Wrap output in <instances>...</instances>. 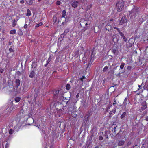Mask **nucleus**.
Listing matches in <instances>:
<instances>
[{"mask_svg": "<svg viewBox=\"0 0 148 148\" xmlns=\"http://www.w3.org/2000/svg\"><path fill=\"white\" fill-rule=\"evenodd\" d=\"M125 3L123 0H119L116 3V7L118 12H121L124 8Z\"/></svg>", "mask_w": 148, "mask_h": 148, "instance_id": "1", "label": "nucleus"}, {"mask_svg": "<svg viewBox=\"0 0 148 148\" xmlns=\"http://www.w3.org/2000/svg\"><path fill=\"white\" fill-rule=\"evenodd\" d=\"M140 10L139 8L135 7L132 10L130 14H132V16H134V18H135L140 13Z\"/></svg>", "mask_w": 148, "mask_h": 148, "instance_id": "2", "label": "nucleus"}, {"mask_svg": "<svg viewBox=\"0 0 148 148\" xmlns=\"http://www.w3.org/2000/svg\"><path fill=\"white\" fill-rule=\"evenodd\" d=\"M74 107L73 103L70 104L69 106L66 110V112H68L69 114H71L72 112H73Z\"/></svg>", "mask_w": 148, "mask_h": 148, "instance_id": "3", "label": "nucleus"}, {"mask_svg": "<svg viewBox=\"0 0 148 148\" xmlns=\"http://www.w3.org/2000/svg\"><path fill=\"white\" fill-rule=\"evenodd\" d=\"M127 22V19L126 16H124L122 17L121 20L120 21L119 25H122L123 24L126 23Z\"/></svg>", "mask_w": 148, "mask_h": 148, "instance_id": "4", "label": "nucleus"}, {"mask_svg": "<svg viewBox=\"0 0 148 148\" xmlns=\"http://www.w3.org/2000/svg\"><path fill=\"white\" fill-rule=\"evenodd\" d=\"M141 105L142 106L139 109L140 112H142L147 108V106L146 102L145 101H144L142 102Z\"/></svg>", "mask_w": 148, "mask_h": 148, "instance_id": "5", "label": "nucleus"}, {"mask_svg": "<svg viewBox=\"0 0 148 148\" xmlns=\"http://www.w3.org/2000/svg\"><path fill=\"white\" fill-rule=\"evenodd\" d=\"M79 3L78 1H75L72 3H71V6L72 7L75 8L78 6Z\"/></svg>", "mask_w": 148, "mask_h": 148, "instance_id": "6", "label": "nucleus"}, {"mask_svg": "<svg viewBox=\"0 0 148 148\" xmlns=\"http://www.w3.org/2000/svg\"><path fill=\"white\" fill-rule=\"evenodd\" d=\"M37 62H33L32 63L31 66V69L36 70Z\"/></svg>", "mask_w": 148, "mask_h": 148, "instance_id": "7", "label": "nucleus"}, {"mask_svg": "<svg viewBox=\"0 0 148 148\" xmlns=\"http://www.w3.org/2000/svg\"><path fill=\"white\" fill-rule=\"evenodd\" d=\"M36 71V70L31 69V71L30 72V74L29 75V77L31 78H33L36 75L35 71Z\"/></svg>", "mask_w": 148, "mask_h": 148, "instance_id": "8", "label": "nucleus"}, {"mask_svg": "<svg viewBox=\"0 0 148 148\" xmlns=\"http://www.w3.org/2000/svg\"><path fill=\"white\" fill-rule=\"evenodd\" d=\"M110 132V131H108L107 130H106L104 134L103 132H101V133L103 136L106 137L107 139H108V136Z\"/></svg>", "mask_w": 148, "mask_h": 148, "instance_id": "9", "label": "nucleus"}, {"mask_svg": "<svg viewBox=\"0 0 148 148\" xmlns=\"http://www.w3.org/2000/svg\"><path fill=\"white\" fill-rule=\"evenodd\" d=\"M59 92V90H55L53 92V97L55 99H56L58 98Z\"/></svg>", "mask_w": 148, "mask_h": 148, "instance_id": "10", "label": "nucleus"}, {"mask_svg": "<svg viewBox=\"0 0 148 148\" xmlns=\"http://www.w3.org/2000/svg\"><path fill=\"white\" fill-rule=\"evenodd\" d=\"M118 47L117 45H114L112 48V52L114 54H115L116 51L118 50Z\"/></svg>", "mask_w": 148, "mask_h": 148, "instance_id": "11", "label": "nucleus"}, {"mask_svg": "<svg viewBox=\"0 0 148 148\" xmlns=\"http://www.w3.org/2000/svg\"><path fill=\"white\" fill-rule=\"evenodd\" d=\"M116 111V109L114 108L112 111H110L109 112V117L111 118L115 113Z\"/></svg>", "mask_w": 148, "mask_h": 148, "instance_id": "12", "label": "nucleus"}, {"mask_svg": "<svg viewBox=\"0 0 148 148\" xmlns=\"http://www.w3.org/2000/svg\"><path fill=\"white\" fill-rule=\"evenodd\" d=\"M15 87L17 88L19 86L20 84V81L18 79H17L15 80Z\"/></svg>", "mask_w": 148, "mask_h": 148, "instance_id": "13", "label": "nucleus"}, {"mask_svg": "<svg viewBox=\"0 0 148 148\" xmlns=\"http://www.w3.org/2000/svg\"><path fill=\"white\" fill-rule=\"evenodd\" d=\"M129 102V101H127V98H125L123 103V106H128Z\"/></svg>", "mask_w": 148, "mask_h": 148, "instance_id": "14", "label": "nucleus"}, {"mask_svg": "<svg viewBox=\"0 0 148 148\" xmlns=\"http://www.w3.org/2000/svg\"><path fill=\"white\" fill-rule=\"evenodd\" d=\"M13 101L10 103V104L11 105L10 107V109H11V112H12L13 110L15 109L16 106L14 105H13Z\"/></svg>", "mask_w": 148, "mask_h": 148, "instance_id": "15", "label": "nucleus"}, {"mask_svg": "<svg viewBox=\"0 0 148 148\" xmlns=\"http://www.w3.org/2000/svg\"><path fill=\"white\" fill-rule=\"evenodd\" d=\"M82 25L84 24L86 26V27H85V30H86L88 29V27L87 26V25H88V23L86 20H84L83 22H82Z\"/></svg>", "mask_w": 148, "mask_h": 148, "instance_id": "16", "label": "nucleus"}, {"mask_svg": "<svg viewBox=\"0 0 148 148\" xmlns=\"http://www.w3.org/2000/svg\"><path fill=\"white\" fill-rule=\"evenodd\" d=\"M127 113L125 112H123L121 115V116L120 118H121L123 120H124L125 119V117Z\"/></svg>", "mask_w": 148, "mask_h": 148, "instance_id": "17", "label": "nucleus"}, {"mask_svg": "<svg viewBox=\"0 0 148 148\" xmlns=\"http://www.w3.org/2000/svg\"><path fill=\"white\" fill-rule=\"evenodd\" d=\"M124 143L125 141H124L120 140L118 142V145L119 146H122L124 145Z\"/></svg>", "mask_w": 148, "mask_h": 148, "instance_id": "18", "label": "nucleus"}, {"mask_svg": "<svg viewBox=\"0 0 148 148\" xmlns=\"http://www.w3.org/2000/svg\"><path fill=\"white\" fill-rule=\"evenodd\" d=\"M66 12L65 10H63L62 16L61 17V20L63 19V18H66L65 16H66Z\"/></svg>", "mask_w": 148, "mask_h": 148, "instance_id": "19", "label": "nucleus"}, {"mask_svg": "<svg viewBox=\"0 0 148 148\" xmlns=\"http://www.w3.org/2000/svg\"><path fill=\"white\" fill-rule=\"evenodd\" d=\"M53 104V106L55 107L56 108H57V109H58V108L56 107L57 106H59V105H62L61 104H59V103H53L51 104V105H52V104Z\"/></svg>", "mask_w": 148, "mask_h": 148, "instance_id": "20", "label": "nucleus"}, {"mask_svg": "<svg viewBox=\"0 0 148 148\" xmlns=\"http://www.w3.org/2000/svg\"><path fill=\"white\" fill-rule=\"evenodd\" d=\"M27 13L26 15L27 16H29L31 15V11L29 9H28L27 10Z\"/></svg>", "mask_w": 148, "mask_h": 148, "instance_id": "21", "label": "nucleus"}, {"mask_svg": "<svg viewBox=\"0 0 148 148\" xmlns=\"http://www.w3.org/2000/svg\"><path fill=\"white\" fill-rule=\"evenodd\" d=\"M26 2L28 5H31L33 3V0H29V1L27 0Z\"/></svg>", "mask_w": 148, "mask_h": 148, "instance_id": "22", "label": "nucleus"}, {"mask_svg": "<svg viewBox=\"0 0 148 148\" xmlns=\"http://www.w3.org/2000/svg\"><path fill=\"white\" fill-rule=\"evenodd\" d=\"M14 100L16 102H18L21 100V98L19 97H17L14 98Z\"/></svg>", "mask_w": 148, "mask_h": 148, "instance_id": "23", "label": "nucleus"}, {"mask_svg": "<svg viewBox=\"0 0 148 148\" xmlns=\"http://www.w3.org/2000/svg\"><path fill=\"white\" fill-rule=\"evenodd\" d=\"M66 90H69L71 88L70 85L69 84H67L66 86Z\"/></svg>", "mask_w": 148, "mask_h": 148, "instance_id": "24", "label": "nucleus"}, {"mask_svg": "<svg viewBox=\"0 0 148 148\" xmlns=\"http://www.w3.org/2000/svg\"><path fill=\"white\" fill-rule=\"evenodd\" d=\"M70 30L69 28H67L65 30L64 32L63 33L64 34V35H66L67 34V33H68Z\"/></svg>", "mask_w": 148, "mask_h": 148, "instance_id": "25", "label": "nucleus"}, {"mask_svg": "<svg viewBox=\"0 0 148 148\" xmlns=\"http://www.w3.org/2000/svg\"><path fill=\"white\" fill-rule=\"evenodd\" d=\"M143 21V19L142 18H140L139 19V20L138 21V24L140 25L142 23Z\"/></svg>", "mask_w": 148, "mask_h": 148, "instance_id": "26", "label": "nucleus"}, {"mask_svg": "<svg viewBox=\"0 0 148 148\" xmlns=\"http://www.w3.org/2000/svg\"><path fill=\"white\" fill-rule=\"evenodd\" d=\"M132 44L131 43H130V40H129L127 42V47H130L132 46Z\"/></svg>", "mask_w": 148, "mask_h": 148, "instance_id": "27", "label": "nucleus"}, {"mask_svg": "<svg viewBox=\"0 0 148 148\" xmlns=\"http://www.w3.org/2000/svg\"><path fill=\"white\" fill-rule=\"evenodd\" d=\"M78 82V81L77 80L76 81H74V80H73L71 79V81H70L69 82H70V83H74L75 84H76Z\"/></svg>", "mask_w": 148, "mask_h": 148, "instance_id": "28", "label": "nucleus"}, {"mask_svg": "<svg viewBox=\"0 0 148 148\" xmlns=\"http://www.w3.org/2000/svg\"><path fill=\"white\" fill-rule=\"evenodd\" d=\"M64 20L65 22H62V25H67V23L68 22V21H67V20L66 18H64Z\"/></svg>", "mask_w": 148, "mask_h": 148, "instance_id": "29", "label": "nucleus"}, {"mask_svg": "<svg viewBox=\"0 0 148 148\" xmlns=\"http://www.w3.org/2000/svg\"><path fill=\"white\" fill-rule=\"evenodd\" d=\"M42 24H43V23L42 22H41L40 23H39L36 24V25L35 27H39V26L42 25Z\"/></svg>", "mask_w": 148, "mask_h": 148, "instance_id": "30", "label": "nucleus"}, {"mask_svg": "<svg viewBox=\"0 0 148 148\" xmlns=\"http://www.w3.org/2000/svg\"><path fill=\"white\" fill-rule=\"evenodd\" d=\"M110 25H111L110 24H109V23H108L107 25L105 27V29L106 30H108V31H109V29H108V28H107V27H110V28H111Z\"/></svg>", "mask_w": 148, "mask_h": 148, "instance_id": "31", "label": "nucleus"}, {"mask_svg": "<svg viewBox=\"0 0 148 148\" xmlns=\"http://www.w3.org/2000/svg\"><path fill=\"white\" fill-rule=\"evenodd\" d=\"M125 65V64L124 63H123V62L121 63V65H120V69H123V68Z\"/></svg>", "mask_w": 148, "mask_h": 148, "instance_id": "32", "label": "nucleus"}, {"mask_svg": "<svg viewBox=\"0 0 148 148\" xmlns=\"http://www.w3.org/2000/svg\"><path fill=\"white\" fill-rule=\"evenodd\" d=\"M11 46L10 47V53H11L12 55H13L14 54V53L13 52H14V51L13 49L11 48Z\"/></svg>", "mask_w": 148, "mask_h": 148, "instance_id": "33", "label": "nucleus"}, {"mask_svg": "<svg viewBox=\"0 0 148 148\" xmlns=\"http://www.w3.org/2000/svg\"><path fill=\"white\" fill-rule=\"evenodd\" d=\"M16 33V30L15 29H13L10 31V33L12 34H14Z\"/></svg>", "mask_w": 148, "mask_h": 148, "instance_id": "34", "label": "nucleus"}, {"mask_svg": "<svg viewBox=\"0 0 148 148\" xmlns=\"http://www.w3.org/2000/svg\"><path fill=\"white\" fill-rule=\"evenodd\" d=\"M65 36H66V35H64V34H63V33L60 36L59 39H62V40H63V38Z\"/></svg>", "mask_w": 148, "mask_h": 148, "instance_id": "35", "label": "nucleus"}, {"mask_svg": "<svg viewBox=\"0 0 148 148\" xmlns=\"http://www.w3.org/2000/svg\"><path fill=\"white\" fill-rule=\"evenodd\" d=\"M57 18L55 16H53V21L54 23H55L57 21Z\"/></svg>", "mask_w": 148, "mask_h": 148, "instance_id": "36", "label": "nucleus"}, {"mask_svg": "<svg viewBox=\"0 0 148 148\" xmlns=\"http://www.w3.org/2000/svg\"><path fill=\"white\" fill-rule=\"evenodd\" d=\"M90 113H89L85 116V118H87V120H88V118L90 116Z\"/></svg>", "mask_w": 148, "mask_h": 148, "instance_id": "37", "label": "nucleus"}, {"mask_svg": "<svg viewBox=\"0 0 148 148\" xmlns=\"http://www.w3.org/2000/svg\"><path fill=\"white\" fill-rule=\"evenodd\" d=\"M91 64H90V63H89L87 65V66L86 68V69H89L90 67Z\"/></svg>", "mask_w": 148, "mask_h": 148, "instance_id": "38", "label": "nucleus"}, {"mask_svg": "<svg viewBox=\"0 0 148 148\" xmlns=\"http://www.w3.org/2000/svg\"><path fill=\"white\" fill-rule=\"evenodd\" d=\"M16 20L15 19L12 21V26L13 27H14L16 25Z\"/></svg>", "mask_w": 148, "mask_h": 148, "instance_id": "39", "label": "nucleus"}, {"mask_svg": "<svg viewBox=\"0 0 148 148\" xmlns=\"http://www.w3.org/2000/svg\"><path fill=\"white\" fill-rule=\"evenodd\" d=\"M108 69V66H105L103 69V72H105L107 71V69Z\"/></svg>", "mask_w": 148, "mask_h": 148, "instance_id": "40", "label": "nucleus"}, {"mask_svg": "<svg viewBox=\"0 0 148 148\" xmlns=\"http://www.w3.org/2000/svg\"><path fill=\"white\" fill-rule=\"evenodd\" d=\"M122 38H123L125 42H126L127 41V39L126 38L125 36L122 37Z\"/></svg>", "mask_w": 148, "mask_h": 148, "instance_id": "41", "label": "nucleus"}, {"mask_svg": "<svg viewBox=\"0 0 148 148\" xmlns=\"http://www.w3.org/2000/svg\"><path fill=\"white\" fill-rule=\"evenodd\" d=\"M37 92H36L35 93V94L34 95V99L35 100V101L36 100V98L37 97Z\"/></svg>", "mask_w": 148, "mask_h": 148, "instance_id": "42", "label": "nucleus"}, {"mask_svg": "<svg viewBox=\"0 0 148 148\" xmlns=\"http://www.w3.org/2000/svg\"><path fill=\"white\" fill-rule=\"evenodd\" d=\"M51 56H50V57L48 58L47 62L48 63H49V62H50V61L51 60Z\"/></svg>", "mask_w": 148, "mask_h": 148, "instance_id": "43", "label": "nucleus"}, {"mask_svg": "<svg viewBox=\"0 0 148 148\" xmlns=\"http://www.w3.org/2000/svg\"><path fill=\"white\" fill-rule=\"evenodd\" d=\"M59 111L60 112H63L65 111L64 108H62V109H59Z\"/></svg>", "mask_w": 148, "mask_h": 148, "instance_id": "44", "label": "nucleus"}, {"mask_svg": "<svg viewBox=\"0 0 148 148\" xmlns=\"http://www.w3.org/2000/svg\"><path fill=\"white\" fill-rule=\"evenodd\" d=\"M92 4H90L89 5L87 6V8L88 9H90L91 7L92 6Z\"/></svg>", "mask_w": 148, "mask_h": 148, "instance_id": "45", "label": "nucleus"}, {"mask_svg": "<svg viewBox=\"0 0 148 148\" xmlns=\"http://www.w3.org/2000/svg\"><path fill=\"white\" fill-rule=\"evenodd\" d=\"M103 137L101 136H100L99 137V140H102L103 139Z\"/></svg>", "mask_w": 148, "mask_h": 148, "instance_id": "46", "label": "nucleus"}, {"mask_svg": "<svg viewBox=\"0 0 148 148\" xmlns=\"http://www.w3.org/2000/svg\"><path fill=\"white\" fill-rule=\"evenodd\" d=\"M132 67L131 66H128L127 67V69L128 70H130L132 69Z\"/></svg>", "mask_w": 148, "mask_h": 148, "instance_id": "47", "label": "nucleus"}, {"mask_svg": "<svg viewBox=\"0 0 148 148\" xmlns=\"http://www.w3.org/2000/svg\"><path fill=\"white\" fill-rule=\"evenodd\" d=\"M61 3V2L60 1H58L56 2V4L57 5H59Z\"/></svg>", "mask_w": 148, "mask_h": 148, "instance_id": "48", "label": "nucleus"}, {"mask_svg": "<svg viewBox=\"0 0 148 148\" xmlns=\"http://www.w3.org/2000/svg\"><path fill=\"white\" fill-rule=\"evenodd\" d=\"M13 132V130L12 129H10V135L12 134Z\"/></svg>", "mask_w": 148, "mask_h": 148, "instance_id": "49", "label": "nucleus"}, {"mask_svg": "<svg viewBox=\"0 0 148 148\" xmlns=\"http://www.w3.org/2000/svg\"><path fill=\"white\" fill-rule=\"evenodd\" d=\"M131 142L130 141H129L128 142L127 144V146H129L131 145Z\"/></svg>", "mask_w": 148, "mask_h": 148, "instance_id": "50", "label": "nucleus"}, {"mask_svg": "<svg viewBox=\"0 0 148 148\" xmlns=\"http://www.w3.org/2000/svg\"><path fill=\"white\" fill-rule=\"evenodd\" d=\"M8 147H9V144L8 143H7L6 144V145H5V148H8Z\"/></svg>", "mask_w": 148, "mask_h": 148, "instance_id": "51", "label": "nucleus"}, {"mask_svg": "<svg viewBox=\"0 0 148 148\" xmlns=\"http://www.w3.org/2000/svg\"><path fill=\"white\" fill-rule=\"evenodd\" d=\"M113 130L114 131V132L116 134V127H114Z\"/></svg>", "mask_w": 148, "mask_h": 148, "instance_id": "52", "label": "nucleus"}, {"mask_svg": "<svg viewBox=\"0 0 148 148\" xmlns=\"http://www.w3.org/2000/svg\"><path fill=\"white\" fill-rule=\"evenodd\" d=\"M89 146V145L88 144V145H86L85 147L84 148H88Z\"/></svg>", "mask_w": 148, "mask_h": 148, "instance_id": "53", "label": "nucleus"}, {"mask_svg": "<svg viewBox=\"0 0 148 148\" xmlns=\"http://www.w3.org/2000/svg\"><path fill=\"white\" fill-rule=\"evenodd\" d=\"M3 71V70L2 69H0V73H2Z\"/></svg>", "mask_w": 148, "mask_h": 148, "instance_id": "54", "label": "nucleus"}, {"mask_svg": "<svg viewBox=\"0 0 148 148\" xmlns=\"http://www.w3.org/2000/svg\"><path fill=\"white\" fill-rule=\"evenodd\" d=\"M27 27V24H25L24 27L25 29H26Z\"/></svg>", "mask_w": 148, "mask_h": 148, "instance_id": "55", "label": "nucleus"}, {"mask_svg": "<svg viewBox=\"0 0 148 148\" xmlns=\"http://www.w3.org/2000/svg\"><path fill=\"white\" fill-rule=\"evenodd\" d=\"M79 93H78L76 95V97L77 98H78L79 97Z\"/></svg>", "mask_w": 148, "mask_h": 148, "instance_id": "56", "label": "nucleus"}, {"mask_svg": "<svg viewBox=\"0 0 148 148\" xmlns=\"http://www.w3.org/2000/svg\"><path fill=\"white\" fill-rule=\"evenodd\" d=\"M146 84L147 85L146 88H147V90L148 91V82H147L146 83Z\"/></svg>", "mask_w": 148, "mask_h": 148, "instance_id": "57", "label": "nucleus"}, {"mask_svg": "<svg viewBox=\"0 0 148 148\" xmlns=\"http://www.w3.org/2000/svg\"><path fill=\"white\" fill-rule=\"evenodd\" d=\"M138 86L139 87V88H138V90H139L140 89V88L141 86L140 85H138Z\"/></svg>", "mask_w": 148, "mask_h": 148, "instance_id": "58", "label": "nucleus"}, {"mask_svg": "<svg viewBox=\"0 0 148 148\" xmlns=\"http://www.w3.org/2000/svg\"><path fill=\"white\" fill-rule=\"evenodd\" d=\"M24 2V1L23 0H22L20 1V3H23Z\"/></svg>", "mask_w": 148, "mask_h": 148, "instance_id": "59", "label": "nucleus"}, {"mask_svg": "<svg viewBox=\"0 0 148 148\" xmlns=\"http://www.w3.org/2000/svg\"><path fill=\"white\" fill-rule=\"evenodd\" d=\"M99 145H97L95 146L94 148H99Z\"/></svg>", "mask_w": 148, "mask_h": 148, "instance_id": "60", "label": "nucleus"}, {"mask_svg": "<svg viewBox=\"0 0 148 148\" xmlns=\"http://www.w3.org/2000/svg\"><path fill=\"white\" fill-rule=\"evenodd\" d=\"M77 116V115H76V114H74V115L73 116L74 118L76 117Z\"/></svg>", "mask_w": 148, "mask_h": 148, "instance_id": "61", "label": "nucleus"}, {"mask_svg": "<svg viewBox=\"0 0 148 148\" xmlns=\"http://www.w3.org/2000/svg\"><path fill=\"white\" fill-rule=\"evenodd\" d=\"M48 63H46V64H45L44 66L45 67H47V66L48 64Z\"/></svg>", "mask_w": 148, "mask_h": 148, "instance_id": "62", "label": "nucleus"}, {"mask_svg": "<svg viewBox=\"0 0 148 148\" xmlns=\"http://www.w3.org/2000/svg\"><path fill=\"white\" fill-rule=\"evenodd\" d=\"M141 148H145V147L144 145V144H143Z\"/></svg>", "mask_w": 148, "mask_h": 148, "instance_id": "63", "label": "nucleus"}, {"mask_svg": "<svg viewBox=\"0 0 148 148\" xmlns=\"http://www.w3.org/2000/svg\"><path fill=\"white\" fill-rule=\"evenodd\" d=\"M145 120L147 121H148V116H146V117Z\"/></svg>", "mask_w": 148, "mask_h": 148, "instance_id": "64", "label": "nucleus"}]
</instances>
